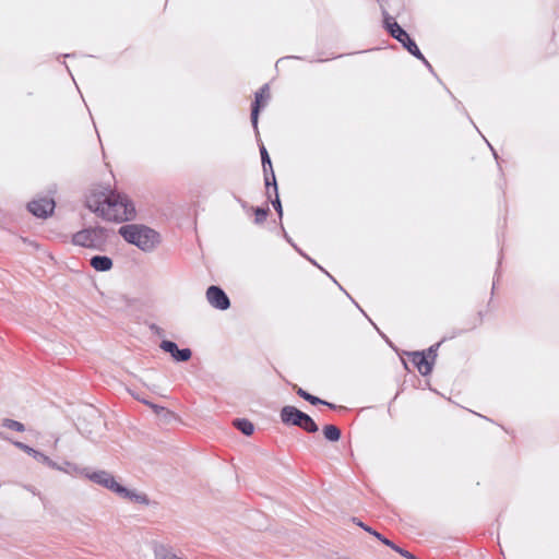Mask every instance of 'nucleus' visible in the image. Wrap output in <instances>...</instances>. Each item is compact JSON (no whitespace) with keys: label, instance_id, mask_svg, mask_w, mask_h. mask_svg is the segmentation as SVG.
Returning a JSON list of instances; mask_svg holds the SVG:
<instances>
[{"label":"nucleus","instance_id":"1","mask_svg":"<svg viewBox=\"0 0 559 559\" xmlns=\"http://www.w3.org/2000/svg\"><path fill=\"white\" fill-rule=\"evenodd\" d=\"M64 471L69 473H79L92 483L110 490L121 499L140 503L146 502V497L143 492L127 486L119 478L106 471L94 468H83L78 471L72 466L64 468Z\"/></svg>","mask_w":559,"mask_h":559},{"label":"nucleus","instance_id":"2","mask_svg":"<svg viewBox=\"0 0 559 559\" xmlns=\"http://www.w3.org/2000/svg\"><path fill=\"white\" fill-rule=\"evenodd\" d=\"M87 207L104 219L112 222H127L135 216V209L127 195L111 192L100 200H88Z\"/></svg>","mask_w":559,"mask_h":559},{"label":"nucleus","instance_id":"3","mask_svg":"<svg viewBox=\"0 0 559 559\" xmlns=\"http://www.w3.org/2000/svg\"><path fill=\"white\" fill-rule=\"evenodd\" d=\"M118 233L127 242L142 251H152L160 242L159 234L145 225H123Z\"/></svg>","mask_w":559,"mask_h":559},{"label":"nucleus","instance_id":"4","mask_svg":"<svg viewBox=\"0 0 559 559\" xmlns=\"http://www.w3.org/2000/svg\"><path fill=\"white\" fill-rule=\"evenodd\" d=\"M383 23L384 28L388 33L396 39L402 46L415 58L424 59V55L419 50L416 43L411 38L404 28H402L397 22L386 12L383 11Z\"/></svg>","mask_w":559,"mask_h":559},{"label":"nucleus","instance_id":"5","mask_svg":"<svg viewBox=\"0 0 559 559\" xmlns=\"http://www.w3.org/2000/svg\"><path fill=\"white\" fill-rule=\"evenodd\" d=\"M107 239V229L94 227L80 230L73 235L72 241L76 246L96 248Z\"/></svg>","mask_w":559,"mask_h":559},{"label":"nucleus","instance_id":"6","mask_svg":"<svg viewBox=\"0 0 559 559\" xmlns=\"http://www.w3.org/2000/svg\"><path fill=\"white\" fill-rule=\"evenodd\" d=\"M281 419L285 424H292L313 432L318 430L314 421L305 413L294 406H285L281 411Z\"/></svg>","mask_w":559,"mask_h":559},{"label":"nucleus","instance_id":"7","mask_svg":"<svg viewBox=\"0 0 559 559\" xmlns=\"http://www.w3.org/2000/svg\"><path fill=\"white\" fill-rule=\"evenodd\" d=\"M143 559H185L168 544L152 542L147 545V551Z\"/></svg>","mask_w":559,"mask_h":559},{"label":"nucleus","instance_id":"8","mask_svg":"<svg viewBox=\"0 0 559 559\" xmlns=\"http://www.w3.org/2000/svg\"><path fill=\"white\" fill-rule=\"evenodd\" d=\"M55 206V201L51 198H40L27 204L28 211L40 218L50 216L53 213Z\"/></svg>","mask_w":559,"mask_h":559},{"label":"nucleus","instance_id":"9","mask_svg":"<svg viewBox=\"0 0 559 559\" xmlns=\"http://www.w3.org/2000/svg\"><path fill=\"white\" fill-rule=\"evenodd\" d=\"M435 358L436 354L433 349H429L427 353L412 354V362L417 367L421 374H427L431 371Z\"/></svg>","mask_w":559,"mask_h":559},{"label":"nucleus","instance_id":"10","mask_svg":"<svg viewBox=\"0 0 559 559\" xmlns=\"http://www.w3.org/2000/svg\"><path fill=\"white\" fill-rule=\"evenodd\" d=\"M270 98V93H269V84H264L257 93H255V96H254V102L251 106V123H252V127L254 128L255 132H258V120H259V114H260V110H261V102L263 98Z\"/></svg>","mask_w":559,"mask_h":559},{"label":"nucleus","instance_id":"11","mask_svg":"<svg viewBox=\"0 0 559 559\" xmlns=\"http://www.w3.org/2000/svg\"><path fill=\"white\" fill-rule=\"evenodd\" d=\"M209 302L218 309L225 310L229 307V299L226 294L216 286H211L206 292Z\"/></svg>","mask_w":559,"mask_h":559},{"label":"nucleus","instance_id":"12","mask_svg":"<svg viewBox=\"0 0 559 559\" xmlns=\"http://www.w3.org/2000/svg\"><path fill=\"white\" fill-rule=\"evenodd\" d=\"M16 448H19L21 451H23L28 456L33 457L37 463L47 465L49 467H56V464L44 453L39 452L38 450L23 443V442H15L14 443Z\"/></svg>","mask_w":559,"mask_h":559},{"label":"nucleus","instance_id":"13","mask_svg":"<svg viewBox=\"0 0 559 559\" xmlns=\"http://www.w3.org/2000/svg\"><path fill=\"white\" fill-rule=\"evenodd\" d=\"M160 347L178 361L188 360L191 356V352L189 349H178L177 345L170 341H164L160 344Z\"/></svg>","mask_w":559,"mask_h":559},{"label":"nucleus","instance_id":"14","mask_svg":"<svg viewBox=\"0 0 559 559\" xmlns=\"http://www.w3.org/2000/svg\"><path fill=\"white\" fill-rule=\"evenodd\" d=\"M260 154H261V162H262L263 173H266L267 170L271 171L272 183H273V191L276 192L277 183H276L275 174H274V170H273V167H272V162H271L270 155H269V153H267V151H266V148H265V146L263 144L260 146Z\"/></svg>","mask_w":559,"mask_h":559},{"label":"nucleus","instance_id":"15","mask_svg":"<svg viewBox=\"0 0 559 559\" xmlns=\"http://www.w3.org/2000/svg\"><path fill=\"white\" fill-rule=\"evenodd\" d=\"M91 266L96 271H108L112 266V261L107 255H95L91 259Z\"/></svg>","mask_w":559,"mask_h":559},{"label":"nucleus","instance_id":"16","mask_svg":"<svg viewBox=\"0 0 559 559\" xmlns=\"http://www.w3.org/2000/svg\"><path fill=\"white\" fill-rule=\"evenodd\" d=\"M1 426L8 430L15 432L25 431V426L22 423L9 418L3 419Z\"/></svg>","mask_w":559,"mask_h":559},{"label":"nucleus","instance_id":"17","mask_svg":"<svg viewBox=\"0 0 559 559\" xmlns=\"http://www.w3.org/2000/svg\"><path fill=\"white\" fill-rule=\"evenodd\" d=\"M323 432L325 438L329 439L330 441H337L341 437L340 429L332 425L325 426Z\"/></svg>","mask_w":559,"mask_h":559},{"label":"nucleus","instance_id":"18","mask_svg":"<svg viewBox=\"0 0 559 559\" xmlns=\"http://www.w3.org/2000/svg\"><path fill=\"white\" fill-rule=\"evenodd\" d=\"M235 425L239 430H241L247 436H250L254 430L253 425L246 419L237 420Z\"/></svg>","mask_w":559,"mask_h":559},{"label":"nucleus","instance_id":"19","mask_svg":"<svg viewBox=\"0 0 559 559\" xmlns=\"http://www.w3.org/2000/svg\"><path fill=\"white\" fill-rule=\"evenodd\" d=\"M253 211L255 215V224L264 223L270 212L269 207H254Z\"/></svg>","mask_w":559,"mask_h":559},{"label":"nucleus","instance_id":"20","mask_svg":"<svg viewBox=\"0 0 559 559\" xmlns=\"http://www.w3.org/2000/svg\"><path fill=\"white\" fill-rule=\"evenodd\" d=\"M274 194H275V199L271 200V203H272L274 210L277 212L280 218H282L283 207H282V203H281L280 197H278V188L276 189V192L274 191Z\"/></svg>","mask_w":559,"mask_h":559},{"label":"nucleus","instance_id":"21","mask_svg":"<svg viewBox=\"0 0 559 559\" xmlns=\"http://www.w3.org/2000/svg\"><path fill=\"white\" fill-rule=\"evenodd\" d=\"M297 393H298L301 397H304L305 400L309 401V402H310V403H312V404H317V403H320V402H321L318 397L310 395L309 393L305 392L302 389H298V390H297Z\"/></svg>","mask_w":559,"mask_h":559},{"label":"nucleus","instance_id":"22","mask_svg":"<svg viewBox=\"0 0 559 559\" xmlns=\"http://www.w3.org/2000/svg\"><path fill=\"white\" fill-rule=\"evenodd\" d=\"M264 183H265V189H266V195L269 199H271L270 188L271 187L273 188V183H272V177H271L270 170L264 173Z\"/></svg>","mask_w":559,"mask_h":559},{"label":"nucleus","instance_id":"23","mask_svg":"<svg viewBox=\"0 0 559 559\" xmlns=\"http://www.w3.org/2000/svg\"><path fill=\"white\" fill-rule=\"evenodd\" d=\"M420 61H423V63L430 70L432 71V67L431 64L428 62V60L424 57V59H419Z\"/></svg>","mask_w":559,"mask_h":559},{"label":"nucleus","instance_id":"24","mask_svg":"<svg viewBox=\"0 0 559 559\" xmlns=\"http://www.w3.org/2000/svg\"><path fill=\"white\" fill-rule=\"evenodd\" d=\"M325 274H326L328 276H330V277H331V281H334V280H335V278H334V277H332L328 272H325Z\"/></svg>","mask_w":559,"mask_h":559}]
</instances>
